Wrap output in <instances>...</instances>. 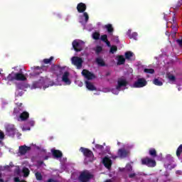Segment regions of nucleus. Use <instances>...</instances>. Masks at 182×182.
Wrapping results in <instances>:
<instances>
[{"mask_svg":"<svg viewBox=\"0 0 182 182\" xmlns=\"http://www.w3.org/2000/svg\"><path fill=\"white\" fill-rule=\"evenodd\" d=\"M6 129V134L9 136V137H15V134H16V128H15V125L14 124H7L5 127Z\"/></svg>","mask_w":182,"mask_h":182,"instance_id":"obj_4","label":"nucleus"},{"mask_svg":"<svg viewBox=\"0 0 182 182\" xmlns=\"http://www.w3.org/2000/svg\"><path fill=\"white\" fill-rule=\"evenodd\" d=\"M82 76H84V77H85V79H87V80H92V79H95V77H96L95 74L86 69L82 71Z\"/></svg>","mask_w":182,"mask_h":182,"instance_id":"obj_10","label":"nucleus"},{"mask_svg":"<svg viewBox=\"0 0 182 182\" xmlns=\"http://www.w3.org/2000/svg\"><path fill=\"white\" fill-rule=\"evenodd\" d=\"M117 156L119 159H126L129 156V151L124 148L119 149L117 151Z\"/></svg>","mask_w":182,"mask_h":182,"instance_id":"obj_12","label":"nucleus"},{"mask_svg":"<svg viewBox=\"0 0 182 182\" xmlns=\"http://www.w3.org/2000/svg\"><path fill=\"white\" fill-rule=\"evenodd\" d=\"M15 77L16 80L18 82H25L26 80V76L22 73H16Z\"/></svg>","mask_w":182,"mask_h":182,"instance_id":"obj_17","label":"nucleus"},{"mask_svg":"<svg viewBox=\"0 0 182 182\" xmlns=\"http://www.w3.org/2000/svg\"><path fill=\"white\" fill-rule=\"evenodd\" d=\"M87 9L86 4L85 3H79L77 5V11L79 14H83Z\"/></svg>","mask_w":182,"mask_h":182,"instance_id":"obj_16","label":"nucleus"},{"mask_svg":"<svg viewBox=\"0 0 182 182\" xmlns=\"http://www.w3.org/2000/svg\"><path fill=\"white\" fill-rule=\"evenodd\" d=\"M15 75L16 73L12 72L11 73L8 75V76L4 79V80H8L9 82H14V80H16Z\"/></svg>","mask_w":182,"mask_h":182,"instance_id":"obj_20","label":"nucleus"},{"mask_svg":"<svg viewBox=\"0 0 182 182\" xmlns=\"http://www.w3.org/2000/svg\"><path fill=\"white\" fill-rule=\"evenodd\" d=\"M15 173H16L17 174H19V173H21V170L19 168H17L15 170Z\"/></svg>","mask_w":182,"mask_h":182,"instance_id":"obj_54","label":"nucleus"},{"mask_svg":"<svg viewBox=\"0 0 182 182\" xmlns=\"http://www.w3.org/2000/svg\"><path fill=\"white\" fill-rule=\"evenodd\" d=\"M168 79H169V80L174 81V80H176V76H174L173 75H168Z\"/></svg>","mask_w":182,"mask_h":182,"instance_id":"obj_43","label":"nucleus"},{"mask_svg":"<svg viewBox=\"0 0 182 182\" xmlns=\"http://www.w3.org/2000/svg\"><path fill=\"white\" fill-rule=\"evenodd\" d=\"M144 73H149L150 75H153L154 73V69L153 68H145L144 70Z\"/></svg>","mask_w":182,"mask_h":182,"instance_id":"obj_33","label":"nucleus"},{"mask_svg":"<svg viewBox=\"0 0 182 182\" xmlns=\"http://www.w3.org/2000/svg\"><path fill=\"white\" fill-rule=\"evenodd\" d=\"M31 149V146H28L26 145L20 146L18 149V153L21 156H25V154H26L28 151H30Z\"/></svg>","mask_w":182,"mask_h":182,"instance_id":"obj_13","label":"nucleus"},{"mask_svg":"<svg viewBox=\"0 0 182 182\" xmlns=\"http://www.w3.org/2000/svg\"><path fill=\"white\" fill-rule=\"evenodd\" d=\"M85 85H86V87H87V89H88V90H90L92 92H93V90H97L96 87H95V85H93V84H92V82H90L89 81H86Z\"/></svg>","mask_w":182,"mask_h":182,"instance_id":"obj_21","label":"nucleus"},{"mask_svg":"<svg viewBox=\"0 0 182 182\" xmlns=\"http://www.w3.org/2000/svg\"><path fill=\"white\" fill-rule=\"evenodd\" d=\"M21 112H23V108H21V107H17L14 108V112H13V114L17 116V114H21Z\"/></svg>","mask_w":182,"mask_h":182,"instance_id":"obj_28","label":"nucleus"},{"mask_svg":"<svg viewBox=\"0 0 182 182\" xmlns=\"http://www.w3.org/2000/svg\"><path fill=\"white\" fill-rule=\"evenodd\" d=\"M102 50H103V48L100 46H97L95 49L96 55H99Z\"/></svg>","mask_w":182,"mask_h":182,"instance_id":"obj_36","label":"nucleus"},{"mask_svg":"<svg viewBox=\"0 0 182 182\" xmlns=\"http://www.w3.org/2000/svg\"><path fill=\"white\" fill-rule=\"evenodd\" d=\"M154 85H156V86H163V82L160 81L159 79L155 78L154 80Z\"/></svg>","mask_w":182,"mask_h":182,"instance_id":"obj_34","label":"nucleus"},{"mask_svg":"<svg viewBox=\"0 0 182 182\" xmlns=\"http://www.w3.org/2000/svg\"><path fill=\"white\" fill-rule=\"evenodd\" d=\"M93 177V174L90 173L88 171H84L80 174L78 180L80 182H89Z\"/></svg>","mask_w":182,"mask_h":182,"instance_id":"obj_1","label":"nucleus"},{"mask_svg":"<svg viewBox=\"0 0 182 182\" xmlns=\"http://www.w3.org/2000/svg\"><path fill=\"white\" fill-rule=\"evenodd\" d=\"M137 38V33H132L131 36H129V39H136Z\"/></svg>","mask_w":182,"mask_h":182,"instance_id":"obj_41","label":"nucleus"},{"mask_svg":"<svg viewBox=\"0 0 182 182\" xmlns=\"http://www.w3.org/2000/svg\"><path fill=\"white\" fill-rule=\"evenodd\" d=\"M95 149H97V150H100V151H103L105 147L102 145L97 144L95 145Z\"/></svg>","mask_w":182,"mask_h":182,"instance_id":"obj_38","label":"nucleus"},{"mask_svg":"<svg viewBox=\"0 0 182 182\" xmlns=\"http://www.w3.org/2000/svg\"><path fill=\"white\" fill-rule=\"evenodd\" d=\"M0 182H4V179L0 178Z\"/></svg>","mask_w":182,"mask_h":182,"instance_id":"obj_59","label":"nucleus"},{"mask_svg":"<svg viewBox=\"0 0 182 182\" xmlns=\"http://www.w3.org/2000/svg\"><path fill=\"white\" fill-rule=\"evenodd\" d=\"M62 79L63 82H65V83H68V85H70V80H69V72L65 71L63 75Z\"/></svg>","mask_w":182,"mask_h":182,"instance_id":"obj_19","label":"nucleus"},{"mask_svg":"<svg viewBox=\"0 0 182 182\" xmlns=\"http://www.w3.org/2000/svg\"><path fill=\"white\" fill-rule=\"evenodd\" d=\"M176 43H177L181 48H182V38H181V39H177V40H176Z\"/></svg>","mask_w":182,"mask_h":182,"instance_id":"obj_45","label":"nucleus"},{"mask_svg":"<svg viewBox=\"0 0 182 182\" xmlns=\"http://www.w3.org/2000/svg\"><path fill=\"white\" fill-rule=\"evenodd\" d=\"M29 124H30L31 126H33V124H35V122L31 121V122H29Z\"/></svg>","mask_w":182,"mask_h":182,"instance_id":"obj_55","label":"nucleus"},{"mask_svg":"<svg viewBox=\"0 0 182 182\" xmlns=\"http://www.w3.org/2000/svg\"><path fill=\"white\" fill-rule=\"evenodd\" d=\"M35 176L36 180H38V181H42V178H43V177L42 176V173H41V172H36L35 173Z\"/></svg>","mask_w":182,"mask_h":182,"instance_id":"obj_30","label":"nucleus"},{"mask_svg":"<svg viewBox=\"0 0 182 182\" xmlns=\"http://www.w3.org/2000/svg\"><path fill=\"white\" fill-rule=\"evenodd\" d=\"M127 36H129V38H130V36H132V30H128L127 32Z\"/></svg>","mask_w":182,"mask_h":182,"instance_id":"obj_49","label":"nucleus"},{"mask_svg":"<svg viewBox=\"0 0 182 182\" xmlns=\"http://www.w3.org/2000/svg\"><path fill=\"white\" fill-rule=\"evenodd\" d=\"M129 178H133L134 177H136V173H130L129 175Z\"/></svg>","mask_w":182,"mask_h":182,"instance_id":"obj_50","label":"nucleus"},{"mask_svg":"<svg viewBox=\"0 0 182 182\" xmlns=\"http://www.w3.org/2000/svg\"><path fill=\"white\" fill-rule=\"evenodd\" d=\"M80 151L82 153L83 156L86 157V159H90L89 161L92 163L95 160V155L93 154V151H92L90 149L85 147H81L80 149Z\"/></svg>","mask_w":182,"mask_h":182,"instance_id":"obj_2","label":"nucleus"},{"mask_svg":"<svg viewBox=\"0 0 182 182\" xmlns=\"http://www.w3.org/2000/svg\"><path fill=\"white\" fill-rule=\"evenodd\" d=\"M72 46L75 52H82L83 50V43H80L78 40H74Z\"/></svg>","mask_w":182,"mask_h":182,"instance_id":"obj_8","label":"nucleus"},{"mask_svg":"<svg viewBox=\"0 0 182 182\" xmlns=\"http://www.w3.org/2000/svg\"><path fill=\"white\" fill-rule=\"evenodd\" d=\"M102 164H104L105 167H106V168H108V170H110V168H112V159H110V158L105 156L103 159H102Z\"/></svg>","mask_w":182,"mask_h":182,"instance_id":"obj_14","label":"nucleus"},{"mask_svg":"<svg viewBox=\"0 0 182 182\" xmlns=\"http://www.w3.org/2000/svg\"><path fill=\"white\" fill-rule=\"evenodd\" d=\"M83 16L85 18V22L87 23L89 21V14H87V12H84Z\"/></svg>","mask_w":182,"mask_h":182,"instance_id":"obj_39","label":"nucleus"},{"mask_svg":"<svg viewBox=\"0 0 182 182\" xmlns=\"http://www.w3.org/2000/svg\"><path fill=\"white\" fill-rule=\"evenodd\" d=\"M105 76H110V72H107Z\"/></svg>","mask_w":182,"mask_h":182,"instance_id":"obj_56","label":"nucleus"},{"mask_svg":"<svg viewBox=\"0 0 182 182\" xmlns=\"http://www.w3.org/2000/svg\"><path fill=\"white\" fill-rule=\"evenodd\" d=\"M53 59H55V58H53V56L50 57V58H45L43 60V63H45V65H52V60H53Z\"/></svg>","mask_w":182,"mask_h":182,"instance_id":"obj_26","label":"nucleus"},{"mask_svg":"<svg viewBox=\"0 0 182 182\" xmlns=\"http://www.w3.org/2000/svg\"><path fill=\"white\" fill-rule=\"evenodd\" d=\"M181 153H182V144H181L176 150L177 157H180V156H181Z\"/></svg>","mask_w":182,"mask_h":182,"instance_id":"obj_35","label":"nucleus"},{"mask_svg":"<svg viewBox=\"0 0 182 182\" xmlns=\"http://www.w3.org/2000/svg\"><path fill=\"white\" fill-rule=\"evenodd\" d=\"M46 87H49V86L43 87L44 90H45V89H46Z\"/></svg>","mask_w":182,"mask_h":182,"instance_id":"obj_60","label":"nucleus"},{"mask_svg":"<svg viewBox=\"0 0 182 182\" xmlns=\"http://www.w3.org/2000/svg\"><path fill=\"white\" fill-rule=\"evenodd\" d=\"M1 177H2V174L0 173V178H1Z\"/></svg>","mask_w":182,"mask_h":182,"instance_id":"obj_62","label":"nucleus"},{"mask_svg":"<svg viewBox=\"0 0 182 182\" xmlns=\"http://www.w3.org/2000/svg\"><path fill=\"white\" fill-rule=\"evenodd\" d=\"M71 63L74 66H76L77 69H82L83 59H82L80 57L73 56L71 58Z\"/></svg>","mask_w":182,"mask_h":182,"instance_id":"obj_5","label":"nucleus"},{"mask_svg":"<svg viewBox=\"0 0 182 182\" xmlns=\"http://www.w3.org/2000/svg\"><path fill=\"white\" fill-rule=\"evenodd\" d=\"M14 180L15 182H21V180L19 179V177H15L14 178Z\"/></svg>","mask_w":182,"mask_h":182,"instance_id":"obj_52","label":"nucleus"},{"mask_svg":"<svg viewBox=\"0 0 182 182\" xmlns=\"http://www.w3.org/2000/svg\"><path fill=\"white\" fill-rule=\"evenodd\" d=\"M105 27L107 29L108 33H109L110 35H112L113 32H114V28H113V26H112V24H107Z\"/></svg>","mask_w":182,"mask_h":182,"instance_id":"obj_22","label":"nucleus"},{"mask_svg":"<svg viewBox=\"0 0 182 182\" xmlns=\"http://www.w3.org/2000/svg\"><path fill=\"white\" fill-rule=\"evenodd\" d=\"M34 69L36 70H48V67L47 66H45V65H42V66H41V67H39V66H36V67H34Z\"/></svg>","mask_w":182,"mask_h":182,"instance_id":"obj_31","label":"nucleus"},{"mask_svg":"<svg viewBox=\"0 0 182 182\" xmlns=\"http://www.w3.org/2000/svg\"><path fill=\"white\" fill-rule=\"evenodd\" d=\"M48 159H49V156H46L44 157V160H48Z\"/></svg>","mask_w":182,"mask_h":182,"instance_id":"obj_58","label":"nucleus"},{"mask_svg":"<svg viewBox=\"0 0 182 182\" xmlns=\"http://www.w3.org/2000/svg\"><path fill=\"white\" fill-rule=\"evenodd\" d=\"M20 182H26V181H21Z\"/></svg>","mask_w":182,"mask_h":182,"instance_id":"obj_61","label":"nucleus"},{"mask_svg":"<svg viewBox=\"0 0 182 182\" xmlns=\"http://www.w3.org/2000/svg\"><path fill=\"white\" fill-rule=\"evenodd\" d=\"M43 85H45V78L41 77V79L38 81H36L32 85L33 89H42V87H43Z\"/></svg>","mask_w":182,"mask_h":182,"instance_id":"obj_9","label":"nucleus"},{"mask_svg":"<svg viewBox=\"0 0 182 182\" xmlns=\"http://www.w3.org/2000/svg\"><path fill=\"white\" fill-rule=\"evenodd\" d=\"M5 139V134L4 132L0 130V140H4Z\"/></svg>","mask_w":182,"mask_h":182,"instance_id":"obj_42","label":"nucleus"},{"mask_svg":"<svg viewBox=\"0 0 182 182\" xmlns=\"http://www.w3.org/2000/svg\"><path fill=\"white\" fill-rule=\"evenodd\" d=\"M109 52H110V53H112V55H113L115 52H117V46H111L110 50H109Z\"/></svg>","mask_w":182,"mask_h":182,"instance_id":"obj_37","label":"nucleus"},{"mask_svg":"<svg viewBox=\"0 0 182 182\" xmlns=\"http://www.w3.org/2000/svg\"><path fill=\"white\" fill-rule=\"evenodd\" d=\"M128 83L126 79L119 78L117 81L118 85L116 87L117 90H120V88L127 86Z\"/></svg>","mask_w":182,"mask_h":182,"instance_id":"obj_11","label":"nucleus"},{"mask_svg":"<svg viewBox=\"0 0 182 182\" xmlns=\"http://www.w3.org/2000/svg\"><path fill=\"white\" fill-rule=\"evenodd\" d=\"M92 38L95 41H99V39H100V33L97 32L93 33Z\"/></svg>","mask_w":182,"mask_h":182,"instance_id":"obj_32","label":"nucleus"},{"mask_svg":"<svg viewBox=\"0 0 182 182\" xmlns=\"http://www.w3.org/2000/svg\"><path fill=\"white\" fill-rule=\"evenodd\" d=\"M0 75H2V73H1V70H0Z\"/></svg>","mask_w":182,"mask_h":182,"instance_id":"obj_63","label":"nucleus"},{"mask_svg":"<svg viewBox=\"0 0 182 182\" xmlns=\"http://www.w3.org/2000/svg\"><path fill=\"white\" fill-rule=\"evenodd\" d=\"M40 73H42V71L41 72L34 71L31 75L32 76H39Z\"/></svg>","mask_w":182,"mask_h":182,"instance_id":"obj_46","label":"nucleus"},{"mask_svg":"<svg viewBox=\"0 0 182 182\" xmlns=\"http://www.w3.org/2000/svg\"><path fill=\"white\" fill-rule=\"evenodd\" d=\"M134 87L140 88L144 87V86H147V81L145 78H138L136 81L134 82Z\"/></svg>","mask_w":182,"mask_h":182,"instance_id":"obj_7","label":"nucleus"},{"mask_svg":"<svg viewBox=\"0 0 182 182\" xmlns=\"http://www.w3.org/2000/svg\"><path fill=\"white\" fill-rule=\"evenodd\" d=\"M133 56H134V53L132 51H127L125 53V59H127V60H132V58H133Z\"/></svg>","mask_w":182,"mask_h":182,"instance_id":"obj_23","label":"nucleus"},{"mask_svg":"<svg viewBox=\"0 0 182 182\" xmlns=\"http://www.w3.org/2000/svg\"><path fill=\"white\" fill-rule=\"evenodd\" d=\"M141 164L147 166L148 167H156V161L149 157H146L141 159Z\"/></svg>","mask_w":182,"mask_h":182,"instance_id":"obj_6","label":"nucleus"},{"mask_svg":"<svg viewBox=\"0 0 182 182\" xmlns=\"http://www.w3.org/2000/svg\"><path fill=\"white\" fill-rule=\"evenodd\" d=\"M166 167H167V168H169V170H173V168H174V167H176V165H173L171 166V164H166Z\"/></svg>","mask_w":182,"mask_h":182,"instance_id":"obj_44","label":"nucleus"},{"mask_svg":"<svg viewBox=\"0 0 182 182\" xmlns=\"http://www.w3.org/2000/svg\"><path fill=\"white\" fill-rule=\"evenodd\" d=\"M126 63V58L123 55H118L117 65H124Z\"/></svg>","mask_w":182,"mask_h":182,"instance_id":"obj_25","label":"nucleus"},{"mask_svg":"<svg viewBox=\"0 0 182 182\" xmlns=\"http://www.w3.org/2000/svg\"><path fill=\"white\" fill-rule=\"evenodd\" d=\"M101 41H102V42H106L107 41V35L104 34L101 36Z\"/></svg>","mask_w":182,"mask_h":182,"instance_id":"obj_40","label":"nucleus"},{"mask_svg":"<svg viewBox=\"0 0 182 182\" xmlns=\"http://www.w3.org/2000/svg\"><path fill=\"white\" fill-rule=\"evenodd\" d=\"M22 172L23 173V177H28L31 173V171L26 167L23 168Z\"/></svg>","mask_w":182,"mask_h":182,"instance_id":"obj_29","label":"nucleus"},{"mask_svg":"<svg viewBox=\"0 0 182 182\" xmlns=\"http://www.w3.org/2000/svg\"><path fill=\"white\" fill-rule=\"evenodd\" d=\"M9 167H15V166L14 165V164L12 162L9 163V166H5L6 168H9Z\"/></svg>","mask_w":182,"mask_h":182,"instance_id":"obj_48","label":"nucleus"},{"mask_svg":"<svg viewBox=\"0 0 182 182\" xmlns=\"http://www.w3.org/2000/svg\"><path fill=\"white\" fill-rule=\"evenodd\" d=\"M20 119L22 122H25V120H28L29 119V112L24 111L20 114Z\"/></svg>","mask_w":182,"mask_h":182,"instance_id":"obj_18","label":"nucleus"},{"mask_svg":"<svg viewBox=\"0 0 182 182\" xmlns=\"http://www.w3.org/2000/svg\"><path fill=\"white\" fill-rule=\"evenodd\" d=\"M51 153L54 159H62V157H63V154L62 153V151L58 149H51Z\"/></svg>","mask_w":182,"mask_h":182,"instance_id":"obj_15","label":"nucleus"},{"mask_svg":"<svg viewBox=\"0 0 182 182\" xmlns=\"http://www.w3.org/2000/svg\"><path fill=\"white\" fill-rule=\"evenodd\" d=\"M149 154L151 156V157H157V151L154 148H151L149 151Z\"/></svg>","mask_w":182,"mask_h":182,"instance_id":"obj_27","label":"nucleus"},{"mask_svg":"<svg viewBox=\"0 0 182 182\" xmlns=\"http://www.w3.org/2000/svg\"><path fill=\"white\" fill-rule=\"evenodd\" d=\"M96 63L98 65V66L104 67L106 66V63H105V60L100 58H96Z\"/></svg>","mask_w":182,"mask_h":182,"instance_id":"obj_24","label":"nucleus"},{"mask_svg":"<svg viewBox=\"0 0 182 182\" xmlns=\"http://www.w3.org/2000/svg\"><path fill=\"white\" fill-rule=\"evenodd\" d=\"M105 182H113V180L112 179H107L105 181Z\"/></svg>","mask_w":182,"mask_h":182,"instance_id":"obj_57","label":"nucleus"},{"mask_svg":"<svg viewBox=\"0 0 182 182\" xmlns=\"http://www.w3.org/2000/svg\"><path fill=\"white\" fill-rule=\"evenodd\" d=\"M171 28L172 31H171L170 36H171V38H176V35H177V31H178L177 26V19L176 18V14H173L172 17V21L171 22Z\"/></svg>","mask_w":182,"mask_h":182,"instance_id":"obj_3","label":"nucleus"},{"mask_svg":"<svg viewBox=\"0 0 182 182\" xmlns=\"http://www.w3.org/2000/svg\"><path fill=\"white\" fill-rule=\"evenodd\" d=\"M105 43L107 44V46L110 47V42L109 41V40H107L106 41H105Z\"/></svg>","mask_w":182,"mask_h":182,"instance_id":"obj_53","label":"nucleus"},{"mask_svg":"<svg viewBox=\"0 0 182 182\" xmlns=\"http://www.w3.org/2000/svg\"><path fill=\"white\" fill-rule=\"evenodd\" d=\"M16 105L17 107L23 108L22 102H17Z\"/></svg>","mask_w":182,"mask_h":182,"instance_id":"obj_51","label":"nucleus"},{"mask_svg":"<svg viewBox=\"0 0 182 182\" xmlns=\"http://www.w3.org/2000/svg\"><path fill=\"white\" fill-rule=\"evenodd\" d=\"M182 5V0H180L177 2L176 8H180V6H181Z\"/></svg>","mask_w":182,"mask_h":182,"instance_id":"obj_47","label":"nucleus"}]
</instances>
